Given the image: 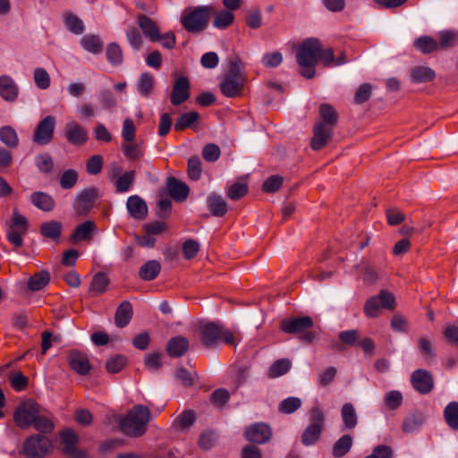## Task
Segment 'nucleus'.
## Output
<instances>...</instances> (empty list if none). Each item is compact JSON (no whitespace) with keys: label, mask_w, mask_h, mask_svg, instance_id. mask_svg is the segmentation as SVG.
<instances>
[{"label":"nucleus","mask_w":458,"mask_h":458,"mask_svg":"<svg viewBox=\"0 0 458 458\" xmlns=\"http://www.w3.org/2000/svg\"><path fill=\"white\" fill-rule=\"evenodd\" d=\"M283 61V55L280 52H272V53H267L262 57V64L265 67H276L278 66Z\"/></svg>","instance_id":"64"},{"label":"nucleus","mask_w":458,"mask_h":458,"mask_svg":"<svg viewBox=\"0 0 458 458\" xmlns=\"http://www.w3.org/2000/svg\"><path fill=\"white\" fill-rule=\"evenodd\" d=\"M126 208L129 214L137 220H143L148 215V207L144 199L138 195L128 198Z\"/></svg>","instance_id":"18"},{"label":"nucleus","mask_w":458,"mask_h":458,"mask_svg":"<svg viewBox=\"0 0 458 458\" xmlns=\"http://www.w3.org/2000/svg\"><path fill=\"white\" fill-rule=\"evenodd\" d=\"M291 368V362L287 359H281L274 362L268 369V377L276 378L288 372Z\"/></svg>","instance_id":"43"},{"label":"nucleus","mask_w":458,"mask_h":458,"mask_svg":"<svg viewBox=\"0 0 458 458\" xmlns=\"http://www.w3.org/2000/svg\"><path fill=\"white\" fill-rule=\"evenodd\" d=\"M199 250V244L194 240H187L182 245L183 257L186 259H193Z\"/></svg>","instance_id":"61"},{"label":"nucleus","mask_w":458,"mask_h":458,"mask_svg":"<svg viewBox=\"0 0 458 458\" xmlns=\"http://www.w3.org/2000/svg\"><path fill=\"white\" fill-rule=\"evenodd\" d=\"M321 430L318 427L310 425L302 434V443L305 445H313L319 438Z\"/></svg>","instance_id":"57"},{"label":"nucleus","mask_w":458,"mask_h":458,"mask_svg":"<svg viewBox=\"0 0 458 458\" xmlns=\"http://www.w3.org/2000/svg\"><path fill=\"white\" fill-rule=\"evenodd\" d=\"M301 405V401L298 397H288L283 400L279 404V411L285 414H291L297 411Z\"/></svg>","instance_id":"53"},{"label":"nucleus","mask_w":458,"mask_h":458,"mask_svg":"<svg viewBox=\"0 0 458 458\" xmlns=\"http://www.w3.org/2000/svg\"><path fill=\"white\" fill-rule=\"evenodd\" d=\"M30 200L34 206L43 211H50L55 207V201L52 197L45 192H34L30 196Z\"/></svg>","instance_id":"34"},{"label":"nucleus","mask_w":458,"mask_h":458,"mask_svg":"<svg viewBox=\"0 0 458 458\" xmlns=\"http://www.w3.org/2000/svg\"><path fill=\"white\" fill-rule=\"evenodd\" d=\"M444 417L447 425L454 429H458V403L451 402L444 411Z\"/></svg>","instance_id":"41"},{"label":"nucleus","mask_w":458,"mask_h":458,"mask_svg":"<svg viewBox=\"0 0 458 458\" xmlns=\"http://www.w3.org/2000/svg\"><path fill=\"white\" fill-rule=\"evenodd\" d=\"M199 118L197 112L191 111L189 113L182 114L174 123L175 131H183L188 127H191Z\"/></svg>","instance_id":"44"},{"label":"nucleus","mask_w":458,"mask_h":458,"mask_svg":"<svg viewBox=\"0 0 458 458\" xmlns=\"http://www.w3.org/2000/svg\"><path fill=\"white\" fill-rule=\"evenodd\" d=\"M154 76L149 72H143L140 74L137 81V91L142 97H148L154 87Z\"/></svg>","instance_id":"36"},{"label":"nucleus","mask_w":458,"mask_h":458,"mask_svg":"<svg viewBox=\"0 0 458 458\" xmlns=\"http://www.w3.org/2000/svg\"><path fill=\"white\" fill-rule=\"evenodd\" d=\"M213 13V5L189 6L182 13L180 21L188 32L199 33L208 28Z\"/></svg>","instance_id":"1"},{"label":"nucleus","mask_w":458,"mask_h":458,"mask_svg":"<svg viewBox=\"0 0 458 458\" xmlns=\"http://www.w3.org/2000/svg\"><path fill=\"white\" fill-rule=\"evenodd\" d=\"M403 403V395L399 391H390L385 394L384 403L390 410H396Z\"/></svg>","instance_id":"54"},{"label":"nucleus","mask_w":458,"mask_h":458,"mask_svg":"<svg viewBox=\"0 0 458 458\" xmlns=\"http://www.w3.org/2000/svg\"><path fill=\"white\" fill-rule=\"evenodd\" d=\"M10 384L15 391H22L26 388L28 378L21 372H15L9 377Z\"/></svg>","instance_id":"62"},{"label":"nucleus","mask_w":458,"mask_h":458,"mask_svg":"<svg viewBox=\"0 0 458 458\" xmlns=\"http://www.w3.org/2000/svg\"><path fill=\"white\" fill-rule=\"evenodd\" d=\"M439 47L449 48L455 45L458 39V34L451 30H442L437 34Z\"/></svg>","instance_id":"50"},{"label":"nucleus","mask_w":458,"mask_h":458,"mask_svg":"<svg viewBox=\"0 0 458 458\" xmlns=\"http://www.w3.org/2000/svg\"><path fill=\"white\" fill-rule=\"evenodd\" d=\"M126 362L125 356L117 354L107 360L106 368L109 373H117L125 367Z\"/></svg>","instance_id":"51"},{"label":"nucleus","mask_w":458,"mask_h":458,"mask_svg":"<svg viewBox=\"0 0 458 458\" xmlns=\"http://www.w3.org/2000/svg\"><path fill=\"white\" fill-rule=\"evenodd\" d=\"M50 281V274L47 270H41L31 276L28 281V288L32 292H38L46 287Z\"/></svg>","instance_id":"29"},{"label":"nucleus","mask_w":458,"mask_h":458,"mask_svg":"<svg viewBox=\"0 0 458 458\" xmlns=\"http://www.w3.org/2000/svg\"><path fill=\"white\" fill-rule=\"evenodd\" d=\"M166 187L170 197L179 202L184 201L190 192L187 184L174 177H169L167 179Z\"/></svg>","instance_id":"17"},{"label":"nucleus","mask_w":458,"mask_h":458,"mask_svg":"<svg viewBox=\"0 0 458 458\" xmlns=\"http://www.w3.org/2000/svg\"><path fill=\"white\" fill-rule=\"evenodd\" d=\"M0 140L3 144L11 148H15L19 145V138L15 130L9 125L0 128Z\"/></svg>","instance_id":"37"},{"label":"nucleus","mask_w":458,"mask_h":458,"mask_svg":"<svg viewBox=\"0 0 458 458\" xmlns=\"http://www.w3.org/2000/svg\"><path fill=\"white\" fill-rule=\"evenodd\" d=\"M96 230L97 226L93 221H85L75 228L73 233L71 236V240L73 242L89 241Z\"/></svg>","instance_id":"24"},{"label":"nucleus","mask_w":458,"mask_h":458,"mask_svg":"<svg viewBox=\"0 0 458 458\" xmlns=\"http://www.w3.org/2000/svg\"><path fill=\"white\" fill-rule=\"evenodd\" d=\"M212 16H214L213 26L219 30L228 28L234 21L233 13L227 10L216 12L214 8Z\"/></svg>","instance_id":"35"},{"label":"nucleus","mask_w":458,"mask_h":458,"mask_svg":"<svg viewBox=\"0 0 458 458\" xmlns=\"http://www.w3.org/2000/svg\"><path fill=\"white\" fill-rule=\"evenodd\" d=\"M248 193V184L240 180L231 184L227 189V196L232 200H238Z\"/></svg>","instance_id":"42"},{"label":"nucleus","mask_w":458,"mask_h":458,"mask_svg":"<svg viewBox=\"0 0 458 458\" xmlns=\"http://www.w3.org/2000/svg\"><path fill=\"white\" fill-rule=\"evenodd\" d=\"M283 177L279 175H272L264 182L262 189L265 192H276L280 189V187L283 184Z\"/></svg>","instance_id":"58"},{"label":"nucleus","mask_w":458,"mask_h":458,"mask_svg":"<svg viewBox=\"0 0 458 458\" xmlns=\"http://www.w3.org/2000/svg\"><path fill=\"white\" fill-rule=\"evenodd\" d=\"M81 45L84 50L94 55L100 54L103 50V44L97 35L88 34L81 38Z\"/></svg>","instance_id":"33"},{"label":"nucleus","mask_w":458,"mask_h":458,"mask_svg":"<svg viewBox=\"0 0 458 458\" xmlns=\"http://www.w3.org/2000/svg\"><path fill=\"white\" fill-rule=\"evenodd\" d=\"M61 439L64 445L63 451L64 454H68L76 448L78 437L72 429L64 430L61 433Z\"/></svg>","instance_id":"48"},{"label":"nucleus","mask_w":458,"mask_h":458,"mask_svg":"<svg viewBox=\"0 0 458 458\" xmlns=\"http://www.w3.org/2000/svg\"><path fill=\"white\" fill-rule=\"evenodd\" d=\"M189 348V341L183 336H176L167 343L166 351L171 357L182 356Z\"/></svg>","instance_id":"25"},{"label":"nucleus","mask_w":458,"mask_h":458,"mask_svg":"<svg viewBox=\"0 0 458 458\" xmlns=\"http://www.w3.org/2000/svg\"><path fill=\"white\" fill-rule=\"evenodd\" d=\"M19 96V87L8 75L0 76V97L7 102H14Z\"/></svg>","instance_id":"15"},{"label":"nucleus","mask_w":458,"mask_h":458,"mask_svg":"<svg viewBox=\"0 0 458 458\" xmlns=\"http://www.w3.org/2000/svg\"><path fill=\"white\" fill-rule=\"evenodd\" d=\"M414 47L423 54H430L439 48L436 39L428 36H423L414 41Z\"/></svg>","instance_id":"38"},{"label":"nucleus","mask_w":458,"mask_h":458,"mask_svg":"<svg viewBox=\"0 0 458 458\" xmlns=\"http://www.w3.org/2000/svg\"><path fill=\"white\" fill-rule=\"evenodd\" d=\"M40 232L45 237L56 240L60 237L62 225L56 221H50L41 225Z\"/></svg>","instance_id":"45"},{"label":"nucleus","mask_w":458,"mask_h":458,"mask_svg":"<svg viewBox=\"0 0 458 458\" xmlns=\"http://www.w3.org/2000/svg\"><path fill=\"white\" fill-rule=\"evenodd\" d=\"M66 140L74 146H81L88 140L87 130L74 120H70L64 127Z\"/></svg>","instance_id":"10"},{"label":"nucleus","mask_w":458,"mask_h":458,"mask_svg":"<svg viewBox=\"0 0 458 458\" xmlns=\"http://www.w3.org/2000/svg\"><path fill=\"white\" fill-rule=\"evenodd\" d=\"M107 61L114 66L119 65L123 62V52L116 43H111L106 47Z\"/></svg>","instance_id":"49"},{"label":"nucleus","mask_w":458,"mask_h":458,"mask_svg":"<svg viewBox=\"0 0 458 458\" xmlns=\"http://www.w3.org/2000/svg\"><path fill=\"white\" fill-rule=\"evenodd\" d=\"M320 43L318 39L308 38L299 47L296 54L301 74L311 79L315 76V65L318 61Z\"/></svg>","instance_id":"3"},{"label":"nucleus","mask_w":458,"mask_h":458,"mask_svg":"<svg viewBox=\"0 0 458 458\" xmlns=\"http://www.w3.org/2000/svg\"><path fill=\"white\" fill-rule=\"evenodd\" d=\"M52 451V442L47 437L34 434L23 443L22 454L28 458H44Z\"/></svg>","instance_id":"6"},{"label":"nucleus","mask_w":458,"mask_h":458,"mask_svg":"<svg viewBox=\"0 0 458 458\" xmlns=\"http://www.w3.org/2000/svg\"><path fill=\"white\" fill-rule=\"evenodd\" d=\"M245 81L241 62L232 60L220 83V90L227 98H237L242 95Z\"/></svg>","instance_id":"4"},{"label":"nucleus","mask_w":458,"mask_h":458,"mask_svg":"<svg viewBox=\"0 0 458 458\" xmlns=\"http://www.w3.org/2000/svg\"><path fill=\"white\" fill-rule=\"evenodd\" d=\"M395 307L394 297L387 291H381L377 296L369 299L364 305L367 317L375 318L380 314L382 309L393 310Z\"/></svg>","instance_id":"8"},{"label":"nucleus","mask_w":458,"mask_h":458,"mask_svg":"<svg viewBox=\"0 0 458 458\" xmlns=\"http://www.w3.org/2000/svg\"><path fill=\"white\" fill-rule=\"evenodd\" d=\"M352 445V438L349 435H344L334 445L332 454L339 458L345 455Z\"/></svg>","instance_id":"39"},{"label":"nucleus","mask_w":458,"mask_h":458,"mask_svg":"<svg viewBox=\"0 0 458 458\" xmlns=\"http://www.w3.org/2000/svg\"><path fill=\"white\" fill-rule=\"evenodd\" d=\"M190 98V81L185 76H180L174 81L171 93V103L179 106Z\"/></svg>","instance_id":"14"},{"label":"nucleus","mask_w":458,"mask_h":458,"mask_svg":"<svg viewBox=\"0 0 458 458\" xmlns=\"http://www.w3.org/2000/svg\"><path fill=\"white\" fill-rule=\"evenodd\" d=\"M78 173L73 169L64 171L60 177V185L63 189H71L78 182Z\"/></svg>","instance_id":"56"},{"label":"nucleus","mask_w":458,"mask_h":458,"mask_svg":"<svg viewBox=\"0 0 458 458\" xmlns=\"http://www.w3.org/2000/svg\"><path fill=\"white\" fill-rule=\"evenodd\" d=\"M137 22L145 37L148 38L150 41L157 42L159 40V30L153 20L140 14L138 16Z\"/></svg>","instance_id":"21"},{"label":"nucleus","mask_w":458,"mask_h":458,"mask_svg":"<svg viewBox=\"0 0 458 458\" xmlns=\"http://www.w3.org/2000/svg\"><path fill=\"white\" fill-rule=\"evenodd\" d=\"M64 22L67 29L74 34H81L84 31L82 21L72 13L65 14Z\"/></svg>","instance_id":"52"},{"label":"nucleus","mask_w":458,"mask_h":458,"mask_svg":"<svg viewBox=\"0 0 458 458\" xmlns=\"http://www.w3.org/2000/svg\"><path fill=\"white\" fill-rule=\"evenodd\" d=\"M423 423L420 416L411 415L407 417L403 423L402 428L406 433H411L418 429Z\"/></svg>","instance_id":"59"},{"label":"nucleus","mask_w":458,"mask_h":458,"mask_svg":"<svg viewBox=\"0 0 458 458\" xmlns=\"http://www.w3.org/2000/svg\"><path fill=\"white\" fill-rule=\"evenodd\" d=\"M207 203L210 213L214 216H224L228 210L225 199L219 194H209L207 199Z\"/></svg>","instance_id":"23"},{"label":"nucleus","mask_w":458,"mask_h":458,"mask_svg":"<svg viewBox=\"0 0 458 458\" xmlns=\"http://www.w3.org/2000/svg\"><path fill=\"white\" fill-rule=\"evenodd\" d=\"M71 368L81 375H86L89 372L91 366L86 354L77 351H72L69 356Z\"/></svg>","instance_id":"22"},{"label":"nucleus","mask_w":458,"mask_h":458,"mask_svg":"<svg viewBox=\"0 0 458 458\" xmlns=\"http://www.w3.org/2000/svg\"><path fill=\"white\" fill-rule=\"evenodd\" d=\"M312 326L313 321L311 318L305 316L284 319L281 322L280 328L288 334H299L305 332L312 327Z\"/></svg>","instance_id":"13"},{"label":"nucleus","mask_w":458,"mask_h":458,"mask_svg":"<svg viewBox=\"0 0 458 458\" xmlns=\"http://www.w3.org/2000/svg\"><path fill=\"white\" fill-rule=\"evenodd\" d=\"M411 81L415 83H424L431 81L436 77L433 69L428 66H416L411 72Z\"/></svg>","instance_id":"30"},{"label":"nucleus","mask_w":458,"mask_h":458,"mask_svg":"<svg viewBox=\"0 0 458 458\" xmlns=\"http://www.w3.org/2000/svg\"><path fill=\"white\" fill-rule=\"evenodd\" d=\"M32 426L41 433H50L55 428L52 420L48 416L42 414L41 411L38 413Z\"/></svg>","instance_id":"46"},{"label":"nucleus","mask_w":458,"mask_h":458,"mask_svg":"<svg viewBox=\"0 0 458 458\" xmlns=\"http://www.w3.org/2000/svg\"><path fill=\"white\" fill-rule=\"evenodd\" d=\"M161 265L157 260H149L144 263L139 271V276L145 281L154 280L160 273Z\"/></svg>","instance_id":"31"},{"label":"nucleus","mask_w":458,"mask_h":458,"mask_svg":"<svg viewBox=\"0 0 458 458\" xmlns=\"http://www.w3.org/2000/svg\"><path fill=\"white\" fill-rule=\"evenodd\" d=\"M333 130V128L316 123L313 129L314 135L310 142L311 148L314 150L322 148L330 139Z\"/></svg>","instance_id":"19"},{"label":"nucleus","mask_w":458,"mask_h":458,"mask_svg":"<svg viewBox=\"0 0 458 458\" xmlns=\"http://www.w3.org/2000/svg\"><path fill=\"white\" fill-rule=\"evenodd\" d=\"M337 123V113L334 107L328 104H322L319 106L318 124H323L329 128H335Z\"/></svg>","instance_id":"27"},{"label":"nucleus","mask_w":458,"mask_h":458,"mask_svg":"<svg viewBox=\"0 0 458 458\" xmlns=\"http://www.w3.org/2000/svg\"><path fill=\"white\" fill-rule=\"evenodd\" d=\"M199 335L200 342L206 347H215L219 341H224L227 344H234L233 334L220 324L213 322L200 324Z\"/></svg>","instance_id":"5"},{"label":"nucleus","mask_w":458,"mask_h":458,"mask_svg":"<svg viewBox=\"0 0 458 458\" xmlns=\"http://www.w3.org/2000/svg\"><path fill=\"white\" fill-rule=\"evenodd\" d=\"M413 387L421 394H428L433 388V379L431 375L423 369H417L411 376Z\"/></svg>","instance_id":"16"},{"label":"nucleus","mask_w":458,"mask_h":458,"mask_svg":"<svg viewBox=\"0 0 458 458\" xmlns=\"http://www.w3.org/2000/svg\"><path fill=\"white\" fill-rule=\"evenodd\" d=\"M109 280L104 273H98L94 276L90 287L89 293L93 295H98L105 293L107 289Z\"/></svg>","instance_id":"40"},{"label":"nucleus","mask_w":458,"mask_h":458,"mask_svg":"<svg viewBox=\"0 0 458 458\" xmlns=\"http://www.w3.org/2000/svg\"><path fill=\"white\" fill-rule=\"evenodd\" d=\"M56 119L53 115L43 118L37 125L33 133V141L39 145L50 143L54 138Z\"/></svg>","instance_id":"9"},{"label":"nucleus","mask_w":458,"mask_h":458,"mask_svg":"<svg viewBox=\"0 0 458 458\" xmlns=\"http://www.w3.org/2000/svg\"><path fill=\"white\" fill-rule=\"evenodd\" d=\"M149 420V409L140 404L135 405L121 419L120 428L128 436L140 437L146 432Z\"/></svg>","instance_id":"2"},{"label":"nucleus","mask_w":458,"mask_h":458,"mask_svg":"<svg viewBox=\"0 0 458 458\" xmlns=\"http://www.w3.org/2000/svg\"><path fill=\"white\" fill-rule=\"evenodd\" d=\"M99 193L96 188H89L80 191L75 199L74 209L78 214H85L91 209Z\"/></svg>","instance_id":"11"},{"label":"nucleus","mask_w":458,"mask_h":458,"mask_svg":"<svg viewBox=\"0 0 458 458\" xmlns=\"http://www.w3.org/2000/svg\"><path fill=\"white\" fill-rule=\"evenodd\" d=\"M103 167V157L100 155L92 156L87 162L86 170L89 174H98Z\"/></svg>","instance_id":"60"},{"label":"nucleus","mask_w":458,"mask_h":458,"mask_svg":"<svg viewBox=\"0 0 458 458\" xmlns=\"http://www.w3.org/2000/svg\"><path fill=\"white\" fill-rule=\"evenodd\" d=\"M136 136V127L133 121L127 118L123 121L122 129V137L123 141L134 140Z\"/></svg>","instance_id":"63"},{"label":"nucleus","mask_w":458,"mask_h":458,"mask_svg":"<svg viewBox=\"0 0 458 458\" xmlns=\"http://www.w3.org/2000/svg\"><path fill=\"white\" fill-rule=\"evenodd\" d=\"M41 407L35 401L29 399L21 403L14 411L13 419L16 425L21 428H27L32 426Z\"/></svg>","instance_id":"7"},{"label":"nucleus","mask_w":458,"mask_h":458,"mask_svg":"<svg viewBox=\"0 0 458 458\" xmlns=\"http://www.w3.org/2000/svg\"><path fill=\"white\" fill-rule=\"evenodd\" d=\"M119 174L120 169H114L110 174V178L115 179L116 191L126 192L131 189L134 182L135 173L134 171H128L123 174L122 175H119Z\"/></svg>","instance_id":"20"},{"label":"nucleus","mask_w":458,"mask_h":458,"mask_svg":"<svg viewBox=\"0 0 458 458\" xmlns=\"http://www.w3.org/2000/svg\"><path fill=\"white\" fill-rule=\"evenodd\" d=\"M121 149L125 157L130 160L139 159L144 155L141 144L134 140L123 141Z\"/></svg>","instance_id":"32"},{"label":"nucleus","mask_w":458,"mask_h":458,"mask_svg":"<svg viewBox=\"0 0 458 458\" xmlns=\"http://www.w3.org/2000/svg\"><path fill=\"white\" fill-rule=\"evenodd\" d=\"M33 80L36 86L40 89H47L50 87V75L44 68L38 67L34 70Z\"/></svg>","instance_id":"47"},{"label":"nucleus","mask_w":458,"mask_h":458,"mask_svg":"<svg viewBox=\"0 0 458 458\" xmlns=\"http://www.w3.org/2000/svg\"><path fill=\"white\" fill-rule=\"evenodd\" d=\"M344 429L352 430L358 424V416L351 403H344L341 409Z\"/></svg>","instance_id":"26"},{"label":"nucleus","mask_w":458,"mask_h":458,"mask_svg":"<svg viewBox=\"0 0 458 458\" xmlns=\"http://www.w3.org/2000/svg\"><path fill=\"white\" fill-rule=\"evenodd\" d=\"M244 434L248 441L256 444H264L272 437L269 426L261 422L254 423L248 427Z\"/></svg>","instance_id":"12"},{"label":"nucleus","mask_w":458,"mask_h":458,"mask_svg":"<svg viewBox=\"0 0 458 458\" xmlns=\"http://www.w3.org/2000/svg\"><path fill=\"white\" fill-rule=\"evenodd\" d=\"M201 162L198 157H191L188 160V176L193 181H198L201 176Z\"/></svg>","instance_id":"55"},{"label":"nucleus","mask_w":458,"mask_h":458,"mask_svg":"<svg viewBox=\"0 0 458 458\" xmlns=\"http://www.w3.org/2000/svg\"><path fill=\"white\" fill-rule=\"evenodd\" d=\"M132 306L129 301H123L117 308L114 321L117 327H124L132 318Z\"/></svg>","instance_id":"28"}]
</instances>
